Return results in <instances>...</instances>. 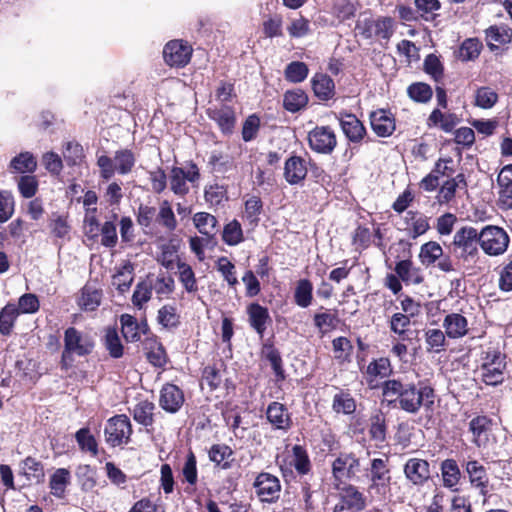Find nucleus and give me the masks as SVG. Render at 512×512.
Wrapping results in <instances>:
<instances>
[{
  "label": "nucleus",
  "mask_w": 512,
  "mask_h": 512,
  "mask_svg": "<svg viewBox=\"0 0 512 512\" xmlns=\"http://www.w3.org/2000/svg\"><path fill=\"white\" fill-rule=\"evenodd\" d=\"M382 394L389 406L412 415L418 414L422 408L431 410L435 400V391L426 382L415 384L401 378L384 381Z\"/></svg>",
  "instance_id": "obj_1"
},
{
  "label": "nucleus",
  "mask_w": 512,
  "mask_h": 512,
  "mask_svg": "<svg viewBox=\"0 0 512 512\" xmlns=\"http://www.w3.org/2000/svg\"><path fill=\"white\" fill-rule=\"evenodd\" d=\"M506 356L496 349L489 348L483 353L480 366L482 380L485 384L497 386L504 381Z\"/></svg>",
  "instance_id": "obj_2"
},
{
  "label": "nucleus",
  "mask_w": 512,
  "mask_h": 512,
  "mask_svg": "<svg viewBox=\"0 0 512 512\" xmlns=\"http://www.w3.org/2000/svg\"><path fill=\"white\" fill-rule=\"evenodd\" d=\"M480 232L474 227L464 226L454 234L450 249L459 259L467 261L478 253Z\"/></svg>",
  "instance_id": "obj_3"
},
{
  "label": "nucleus",
  "mask_w": 512,
  "mask_h": 512,
  "mask_svg": "<svg viewBox=\"0 0 512 512\" xmlns=\"http://www.w3.org/2000/svg\"><path fill=\"white\" fill-rule=\"evenodd\" d=\"M200 179V171L193 162H188L184 167L174 166L169 173V185L171 191L177 196H185L190 188L187 182L195 184Z\"/></svg>",
  "instance_id": "obj_4"
},
{
  "label": "nucleus",
  "mask_w": 512,
  "mask_h": 512,
  "mask_svg": "<svg viewBox=\"0 0 512 512\" xmlns=\"http://www.w3.org/2000/svg\"><path fill=\"white\" fill-rule=\"evenodd\" d=\"M93 348L94 340L89 334L83 333L74 327H69L65 330L63 359L72 355L86 356L93 351Z\"/></svg>",
  "instance_id": "obj_5"
},
{
  "label": "nucleus",
  "mask_w": 512,
  "mask_h": 512,
  "mask_svg": "<svg viewBox=\"0 0 512 512\" xmlns=\"http://www.w3.org/2000/svg\"><path fill=\"white\" fill-rule=\"evenodd\" d=\"M509 244L506 231L498 226L488 225L480 231V246L490 256L503 254Z\"/></svg>",
  "instance_id": "obj_6"
},
{
  "label": "nucleus",
  "mask_w": 512,
  "mask_h": 512,
  "mask_svg": "<svg viewBox=\"0 0 512 512\" xmlns=\"http://www.w3.org/2000/svg\"><path fill=\"white\" fill-rule=\"evenodd\" d=\"M105 440L112 447L127 444L132 434V425L129 418L124 415L111 417L104 429Z\"/></svg>",
  "instance_id": "obj_7"
},
{
  "label": "nucleus",
  "mask_w": 512,
  "mask_h": 512,
  "mask_svg": "<svg viewBox=\"0 0 512 512\" xmlns=\"http://www.w3.org/2000/svg\"><path fill=\"white\" fill-rule=\"evenodd\" d=\"M307 140L310 149L319 154H331L337 146L336 134L329 126H316L309 131Z\"/></svg>",
  "instance_id": "obj_8"
},
{
  "label": "nucleus",
  "mask_w": 512,
  "mask_h": 512,
  "mask_svg": "<svg viewBox=\"0 0 512 512\" xmlns=\"http://www.w3.org/2000/svg\"><path fill=\"white\" fill-rule=\"evenodd\" d=\"M253 487L259 500L263 503H275L280 498L281 484L279 479L267 472L256 477Z\"/></svg>",
  "instance_id": "obj_9"
},
{
  "label": "nucleus",
  "mask_w": 512,
  "mask_h": 512,
  "mask_svg": "<svg viewBox=\"0 0 512 512\" xmlns=\"http://www.w3.org/2000/svg\"><path fill=\"white\" fill-rule=\"evenodd\" d=\"M405 478L415 486L424 485L431 477L430 464L420 458H410L403 468Z\"/></svg>",
  "instance_id": "obj_10"
},
{
  "label": "nucleus",
  "mask_w": 512,
  "mask_h": 512,
  "mask_svg": "<svg viewBox=\"0 0 512 512\" xmlns=\"http://www.w3.org/2000/svg\"><path fill=\"white\" fill-rule=\"evenodd\" d=\"M191 54L192 48L179 40L170 41L163 50L165 62L170 66L176 67L185 66L189 62Z\"/></svg>",
  "instance_id": "obj_11"
},
{
  "label": "nucleus",
  "mask_w": 512,
  "mask_h": 512,
  "mask_svg": "<svg viewBox=\"0 0 512 512\" xmlns=\"http://www.w3.org/2000/svg\"><path fill=\"white\" fill-rule=\"evenodd\" d=\"M492 420L484 415L474 417L469 422L472 443L478 448H486L490 443Z\"/></svg>",
  "instance_id": "obj_12"
},
{
  "label": "nucleus",
  "mask_w": 512,
  "mask_h": 512,
  "mask_svg": "<svg viewBox=\"0 0 512 512\" xmlns=\"http://www.w3.org/2000/svg\"><path fill=\"white\" fill-rule=\"evenodd\" d=\"M343 134L352 143H360L365 135L366 129L363 123L351 113H339L337 116Z\"/></svg>",
  "instance_id": "obj_13"
},
{
  "label": "nucleus",
  "mask_w": 512,
  "mask_h": 512,
  "mask_svg": "<svg viewBox=\"0 0 512 512\" xmlns=\"http://www.w3.org/2000/svg\"><path fill=\"white\" fill-rule=\"evenodd\" d=\"M359 459L352 453H341L332 464L334 477L342 481L356 475L359 471Z\"/></svg>",
  "instance_id": "obj_14"
},
{
  "label": "nucleus",
  "mask_w": 512,
  "mask_h": 512,
  "mask_svg": "<svg viewBox=\"0 0 512 512\" xmlns=\"http://www.w3.org/2000/svg\"><path fill=\"white\" fill-rule=\"evenodd\" d=\"M207 115L217 123L222 133H232L236 123L235 111L232 107L226 104L215 105L207 109Z\"/></svg>",
  "instance_id": "obj_15"
},
{
  "label": "nucleus",
  "mask_w": 512,
  "mask_h": 512,
  "mask_svg": "<svg viewBox=\"0 0 512 512\" xmlns=\"http://www.w3.org/2000/svg\"><path fill=\"white\" fill-rule=\"evenodd\" d=\"M465 470L472 487L478 489L479 493L484 497L483 503L485 504L489 493V477L486 468L477 460H470L466 463Z\"/></svg>",
  "instance_id": "obj_16"
},
{
  "label": "nucleus",
  "mask_w": 512,
  "mask_h": 512,
  "mask_svg": "<svg viewBox=\"0 0 512 512\" xmlns=\"http://www.w3.org/2000/svg\"><path fill=\"white\" fill-rule=\"evenodd\" d=\"M184 403L182 390L174 384H165L160 392L159 404L163 410L176 413Z\"/></svg>",
  "instance_id": "obj_17"
},
{
  "label": "nucleus",
  "mask_w": 512,
  "mask_h": 512,
  "mask_svg": "<svg viewBox=\"0 0 512 512\" xmlns=\"http://www.w3.org/2000/svg\"><path fill=\"white\" fill-rule=\"evenodd\" d=\"M266 418L277 430L288 431L292 426V419L288 409L284 404L276 401L268 405Z\"/></svg>",
  "instance_id": "obj_18"
},
{
  "label": "nucleus",
  "mask_w": 512,
  "mask_h": 512,
  "mask_svg": "<svg viewBox=\"0 0 512 512\" xmlns=\"http://www.w3.org/2000/svg\"><path fill=\"white\" fill-rule=\"evenodd\" d=\"M248 322L256 333L262 338L271 323V317L266 307L258 303H251L247 307Z\"/></svg>",
  "instance_id": "obj_19"
},
{
  "label": "nucleus",
  "mask_w": 512,
  "mask_h": 512,
  "mask_svg": "<svg viewBox=\"0 0 512 512\" xmlns=\"http://www.w3.org/2000/svg\"><path fill=\"white\" fill-rule=\"evenodd\" d=\"M448 178L440 186L436 196L437 202L440 205L450 203L455 198L457 189H466L467 187L465 176L462 173Z\"/></svg>",
  "instance_id": "obj_20"
},
{
  "label": "nucleus",
  "mask_w": 512,
  "mask_h": 512,
  "mask_svg": "<svg viewBox=\"0 0 512 512\" xmlns=\"http://www.w3.org/2000/svg\"><path fill=\"white\" fill-rule=\"evenodd\" d=\"M370 124L372 130L379 137H388L395 130V121L392 114L382 109L370 114Z\"/></svg>",
  "instance_id": "obj_21"
},
{
  "label": "nucleus",
  "mask_w": 512,
  "mask_h": 512,
  "mask_svg": "<svg viewBox=\"0 0 512 512\" xmlns=\"http://www.w3.org/2000/svg\"><path fill=\"white\" fill-rule=\"evenodd\" d=\"M307 175L305 160L300 156L289 157L284 166V178L290 185L301 183Z\"/></svg>",
  "instance_id": "obj_22"
},
{
  "label": "nucleus",
  "mask_w": 512,
  "mask_h": 512,
  "mask_svg": "<svg viewBox=\"0 0 512 512\" xmlns=\"http://www.w3.org/2000/svg\"><path fill=\"white\" fill-rule=\"evenodd\" d=\"M445 334L450 339H459L464 337L468 331V321L460 313H450L445 316L443 323Z\"/></svg>",
  "instance_id": "obj_23"
},
{
  "label": "nucleus",
  "mask_w": 512,
  "mask_h": 512,
  "mask_svg": "<svg viewBox=\"0 0 512 512\" xmlns=\"http://www.w3.org/2000/svg\"><path fill=\"white\" fill-rule=\"evenodd\" d=\"M338 503L350 512H360L366 507V498L355 486L349 485L342 489Z\"/></svg>",
  "instance_id": "obj_24"
},
{
  "label": "nucleus",
  "mask_w": 512,
  "mask_h": 512,
  "mask_svg": "<svg viewBox=\"0 0 512 512\" xmlns=\"http://www.w3.org/2000/svg\"><path fill=\"white\" fill-rule=\"evenodd\" d=\"M397 276L406 284H421L424 280L421 270L415 267L410 259L401 260L394 268Z\"/></svg>",
  "instance_id": "obj_25"
},
{
  "label": "nucleus",
  "mask_w": 512,
  "mask_h": 512,
  "mask_svg": "<svg viewBox=\"0 0 512 512\" xmlns=\"http://www.w3.org/2000/svg\"><path fill=\"white\" fill-rule=\"evenodd\" d=\"M487 45L490 50L494 51L497 49L498 44H507L512 41V28L508 25H493L485 30Z\"/></svg>",
  "instance_id": "obj_26"
},
{
  "label": "nucleus",
  "mask_w": 512,
  "mask_h": 512,
  "mask_svg": "<svg viewBox=\"0 0 512 512\" xmlns=\"http://www.w3.org/2000/svg\"><path fill=\"white\" fill-rule=\"evenodd\" d=\"M193 223L197 230L199 231V233L207 237V241L212 240L218 231L217 218L214 215L207 212H198L194 214Z\"/></svg>",
  "instance_id": "obj_27"
},
{
  "label": "nucleus",
  "mask_w": 512,
  "mask_h": 512,
  "mask_svg": "<svg viewBox=\"0 0 512 512\" xmlns=\"http://www.w3.org/2000/svg\"><path fill=\"white\" fill-rule=\"evenodd\" d=\"M70 481L71 475L68 469H56L49 480V488L51 490V494L59 499L64 498L66 488L70 484Z\"/></svg>",
  "instance_id": "obj_28"
},
{
  "label": "nucleus",
  "mask_w": 512,
  "mask_h": 512,
  "mask_svg": "<svg viewBox=\"0 0 512 512\" xmlns=\"http://www.w3.org/2000/svg\"><path fill=\"white\" fill-rule=\"evenodd\" d=\"M369 436L372 441L382 444L386 441L387 423L386 417L381 411L371 415L369 419Z\"/></svg>",
  "instance_id": "obj_29"
},
{
  "label": "nucleus",
  "mask_w": 512,
  "mask_h": 512,
  "mask_svg": "<svg viewBox=\"0 0 512 512\" xmlns=\"http://www.w3.org/2000/svg\"><path fill=\"white\" fill-rule=\"evenodd\" d=\"M311 82L313 91L319 99L328 100L334 96V81L328 75L318 73Z\"/></svg>",
  "instance_id": "obj_30"
},
{
  "label": "nucleus",
  "mask_w": 512,
  "mask_h": 512,
  "mask_svg": "<svg viewBox=\"0 0 512 512\" xmlns=\"http://www.w3.org/2000/svg\"><path fill=\"white\" fill-rule=\"evenodd\" d=\"M9 168L15 173H33L37 168V161L32 153L22 152L11 159Z\"/></svg>",
  "instance_id": "obj_31"
},
{
  "label": "nucleus",
  "mask_w": 512,
  "mask_h": 512,
  "mask_svg": "<svg viewBox=\"0 0 512 512\" xmlns=\"http://www.w3.org/2000/svg\"><path fill=\"white\" fill-rule=\"evenodd\" d=\"M21 473L28 480L42 482L45 477L44 467L42 463L33 457H27L20 463Z\"/></svg>",
  "instance_id": "obj_32"
},
{
  "label": "nucleus",
  "mask_w": 512,
  "mask_h": 512,
  "mask_svg": "<svg viewBox=\"0 0 512 512\" xmlns=\"http://www.w3.org/2000/svg\"><path fill=\"white\" fill-rule=\"evenodd\" d=\"M134 268L130 263H126L112 277V285L120 292H127L134 280Z\"/></svg>",
  "instance_id": "obj_33"
},
{
  "label": "nucleus",
  "mask_w": 512,
  "mask_h": 512,
  "mask_svg": "<svg viewBox=\"0 0 512 512\" xmlns=\"http://www.w3.org/2000/svg\"><path fill=\"white\" fill-rule=\"evenodd\" d=\"M308 97L301 89L287 91L284 94L283 106L292 113L298 112L307 105Z\"/></svg>",
  "instance_id": "obj_34"
},
{
  "label": "nucleus",
  "mask_w": 512,
  "mask_h": 512,
  "mask_svg": "<svg viewBox=\"0 0 512 512\" xmlns=\"http://www.w3.org/2000/svg\"><path fill=\"white\" fill-rule=\"evenodd\" d=\"M101 298V290L90 284H87L82 289L79 304L86 311H94L100 305Z\"/></svg>",
  "instance_id": "obj_35"
},
{
  "label": "nucleus",
  "mask_w": 512,
  "mask_h": 512,
  "mask_svg": "<svg viewBox=\"0 0 512 512\" xmlns=\"http://www.w3.org/2000/svg\"><path fill=\"white\" fill-rule=\"evenodd\" d=\"M371 480L375 486H386L390 481L387 459L376 458L371 461Z\"/></svg>",
  "instance_id": "obj_36"
},
{
  "label": "nucleus",
  "mask_w": 512,
  "mask_h": 512,
  "mask_svg": "<svg viewBox=\"0 0 512 512\" xmlns=\"http://www.w3.org/2000/svg\"><path fill=\"white\" fill-rule=\"evenodd\" d=\"M155 405L148 400L138 402L133 408V418L136 422L143 426H151L153 424V411Z\"/></svg>",
  "instance_id": "obj_37"
},
{
  "label": "nucleus",
  "mask_w": 512,
  "mask_h": 512,
  "mask_svg": "<svg viewBox=\"0 0 512 512\" xmlns=\"http://www.w3.org/2000/svg\"><path fill=\"white\" fill-rule=\"evenodd\" d=\"M443 256V249L438 242L429 241L420 248L419 259L425 266L434 264Z\"/></svg>",
  "instance_id": "obj_38"
},
{
  "label": "nucleus",
  "mask_w": 512,
  "mask_h": 512,
  "mask_svg": "<svg viewBox=\"0 0 512 512\" xmlns=\"http://www.w3.org/2000/svg\"><path fill=\"white\" fill-rule=\"evenodd\" d=\"M441 473L445 487L452 488L460 480V469L454 459H446L441 464Z\"/></svg>",
  "instance_id": "obj_39"
},
{
  "label": "nucleus",
  "mask_w": 512,
  "mask_h": 512,
  "mask_svg": "<svg viewBox=\"0 0 512 512\" xmlns=\"http://www.w3.org/2000/svg\"><path fill=\"white\" fill-rule=\"evenodd\" d=\"M114 162L116 172L121 175H126L132 171L136 158L131 150L122 149L115 152Z\"/></svg>",
  "instance_id": "obj_40"
},
{
  "label": "nucleus",
  "mask_w": 512,
  "mask_h": 512,
  "mask_svg": "<svg viewBox=\"0 0 512 512\" xmlns=\"http://www.w3.org/2000/svg\"><path fill=\"white\" fill-rule=\"evenodd\" d=\"M222 240L229 246H236L244 240L242 226L236 219L228 222L224 226Z\"/></svg>",
  "instance_id": "obj_41"
},
{
  "label": "nucleus",
  "mask_w": 512,
  "mask_h": 512,
  "mask_svg": "<svg viewBox=\"0 0 512 512\" xmlns=\"http://www.w3.org/2000/svg\"><path fill=\"white\" fill-rule=\"evenodd\" d=\"M292 465L300 475H306L311 470L308 453L301 445H294L292 447Z\"/></svg>",
  "instance_id": "obj_42"
},
{
  "label": "nucleus",
  "mask_w": 512,
  "mask_h": 512,
  "mask_svg": "<svg viewBox=\"0 0 512 512\" xmlns=\"http://www.w3.org/2000/svg\"><path fill=\"white\" fill-rule=\"evenodd\" d=\"M332 409L338 414L350 415L356 410V402L349 393L340 391L333 397Z\"/></svg>",
  "instance_id": "obj_43"
},
{
  "label": "nucleus",
  "mask_w": 512,
  "mask_h": 512,
  "mask_svg": "<svg viewBox=\"0 0 512 512\" xmlns=\"http://www.w3.org/2000/svg\"><path fill=\"white\" fill-rule=\"evenodd\" d=\"M312 292L313 285L308 279L299 280L294 292L295 303L302 308L308 307L312 303Z\"/></svg>",
  "instance_id": "obj_44"
},
{
  "label": "nucleus",
  "mask_w": 512,
  "mask_h": 512,
  "mask_svg": "<svg viewBox=\"0 0 512 512\" xmlns=\"http://www.w3.org/2000/svg\"><path fill=\"white\" fill-rule=\"evenodd\" d=\"M482 47V43L477 38H468L461 44L458 58L462 61H473L480 55Z\"/></svg>",
  "instance_id": "obj_45"
},
{
  "label": "nucleus",
  "mask_w": 512,
  "mask_h": 512,
  "mask_svg": "<svg viewBox=\"0 0 512 512\" xmlns=\"http://www.w3.org/2000/svg\"><path fill=\"white\" fill-rule=\"evenodd\" d=\"M120 322L122 334L127 341L136 342L140 340V326L133 316L123 314L120 317Z\"/></svg>",
  "instance_id": "obj_46"
},
{
  "label": "nucleus",
  "mask_w": 512,
  "mask_h": 512,
  "mask_svg": "<svg viewBox=\"0 0 512 512\" xmlns=\"http://www.w3.org/2000/svg\"><path fill=\"white\" fill-rule=\"evenodd\" d=\"M263 211V203L258 196H251L245 201V209L243 217L250 224H258L260 215Z\"/></svg>",
  "instance_id": "obj_47"
},
{
  "label": "nucleus",
  "mask_w": 512,
  "mask_h": 512,
  "mask_svg": "<svg viewBox=\"0 0 512 512\" xmlns=\"http://www.w3.org/2000/svg\"><path fill=\"white\" fill-rule=\"evenodd\" d=\"M231 448L224 444H215L209 450V459L223 469L230 468V463L226 461L232 456Z\"/></svg>",
  "instance_id": "obj_48"
},
{
  "label": "nucleus",
  "mask_w": 512,
  "mask_h": 512,
  "mask_svg": "<svg viewBox=\"0 0 512 512\" xmlns=\"http://www.w3.org/2000/svg\"><path fill=\"white\" fill-rule=\"evenodd\" d=\"M18 316V309L13 304L6 305L0 311V333L9 335L14 326V322Z\"/></svg>",
  "instance_id": "obj_49"
},
{
  "label": "nucleus",
  "mask_w": 512,
  "mask_h": 512,
  "mask_svg": "<svg viewBox=\"0 0 512 512\" xmlns=\"http://www.w3.org/2000/svg\"><path fill=\"white\" fill-rule=\"evenodd\" d=\"M407 93L413 101L418 103L429 102L433 95L432 88L423 82H417L409 85Z\"/></svg>",
  "instance_id": "obj_50"
},
{
  "label": "nucleus",
  "mask_w": 512,
  "mask_h": 512,
  "mask_svg": "<svg viewBox=\"0 0 512 512\" xmlns=\"http://www.w3.org/2000/svg\"><path fill=\"white\" fill-rule=\"evenodd\" d=\"M264 354L266 359L270 362L271 367L275 373L276 381L280 382L285 379V372L282 367V358L279 351L273 346H265Z\"/></svg>",
  "instance_id": "obj_51"
},
{
  "label": "nucleus",
  "mask_w": 512,
  "mask_h": 512,
  "mask_svg": "<svg viewBox=\"0 0 512 512\" xmlns=\"http://www.w3.org/2000/svg\"><path fill=\"white\" fill-rule=\"evenodd\" d=\"M406 219L412 221L410 236L413 239L423 235L430 228L428 218L423 215H418L417 212L408 211L406 214Z\"/></svg>",
  "instance_id": "obj_52"
},
{
  "label": "nucleus",
  "mask_w": 512,
  "mask_h": 512,
  "mask_svg": "<svg viewBox=\"0 0 512 512\" xmlns=\"http://www.w3.org/2000/svg\"><path fill=\"white\" fill-rule=\"evenodd\" d=\"M308 67L305 63L294 61L287 65L285 69V78L293 83H299L308 76Z\"/></svg>",
  "instance_id": "obj_53"
},
{
  "label": "nucleus",
  "mask_w": 512,
  "mask_h": 512,
  "mask_svg": "<svg viewBox=\"0 0 512 512\" xmlns=\"http://www.w3.org/2000/svg\"><path fill=\"white\" fill-rule=\"evenodd\" d=\"M152 290L158 295H168L174 289V279L168 274H159L155 279L148 278Z\"/></svg>",
  "instance_id": "obj_54"
},
{
  "label": "nucleus",
  "mask_w": 512,
  "mask_h": 512,
  "mask_svg": "<svg viewBox=\"0 0 512 512\" xmlns=\"http://www.w3.org/2000/svg\"><path fill=\"white\" fill-rule=\"evenodd\" d=\"M157 320L165 328H175L180 323L176 308L171 305H164L159 309Z\"/></svg>",
  "instance_id": "obj_55"
},
{
  "label": "nucleus",
  "mask_w": 512,
  "mask_h": 512,
  "mask_svg": "<svg viewBox=\"0 0 512 512\" xmlns=\"http://www.w3.org/2000/svg\"><path fill=\"white\" fill-rule=\"evenodd\" d=\"M158 222L169 231H173L177 227V220L171 208L169 201L164 200L160 204L159 213L157 216Z\"/></svg>",
  "instance_id": "obj_56"
},
{
  "label": "nucleus",
  "mask_w": 512,
  "mask_h": 512,
  "mask_svg": "<svg viewBox=\"0 0 512 512\" xmlns=\"http://www.w3.org/2000/svg\"><path fill=\"white\" fill-rule=\"evenodd\" d=\"M17 186L24 198H32L38 191V180L33 175H24L19 177Z\"/></svg>",
  "instance_id": "obj_57"
},
{
  "label": "nucleus",
  "mask_w": 512,
  "mask_h": 512,
  "mask_svg": "<svg viewBox=\"0 0 512 512\" xmlns=\"http://www.w3.org/2000/svg\"><path fill=\"white\" fill-rule=\"evenodd\" d=\"M105 347L113 358H120L123 355V345L115 329L106 331Z\"/></svg>",
  "instance_id": "obj_58"
},
{
  "label": "nucleus",
  "mask_w": 512,
  "mask_h": 512,
  "mask_svg": "<svg viewBox=\"0 0 512 512\" xmlns=\"http://www.w3.org/2000/svg\"><path fill=\"white\" fill-rule=\"evenodd\" d=\"M217 270L230 286L238 284L235 266L227 257L223 256L218 259Z\"/></svg>",
  "instance_id": "obj_59"
},
{
  "label": "nucleus",
  "mask_w": 512,
  "mask_h": 512,
  "mask_svg": "<svg viewBox=\"0 0 512 512\" xmlns=\"http://www.w3.org/2000/svg\"><path fill=\"white\" fill-rule=\"evenodd\" d=\"M498 100L497 93L488 87H482L477 90L475 103L483 109H489L495 105Z\"/></svg>",
  "instance_id": "obj_60"
},
{
  "label": "nucleus",
  "mask_w": 512,
  "mask_h": 512,
  "mask_svg": "<svg viewBox=\"0 0 512 512\" xmlns=\"http://www.w3.org/2000/svg\"><path fill=\"white\" fill-rule=\"evenodd\" d=\"M152 295V288L148 280L139 282L134 290L132 302L135 306L141 308L142 305L148 302Z\"/></svg>",
  "instance_id": "obj_61"
},
{
  "label": "nucleus",
  "mask_w": 512,
  "mask_h": 512,
  "mask_svg": "<svg viewBox=\"0 0 512 512\" xmlns=\"http://www.w3.org/2000/svg\"><path fill=\"white\" fill-rule=\"evenodd\" d=\"M179 278L181 283L184 285L188 292H194L197 290L195 274L186 263H178Z\"/></svg>",
  "instance_id": "obj_62"
},
{
  "label": "nucleus",
  "mask_w": 512,
  "mask_h": 512,
  "mask_svg": "<svg viewBox=\"0 0 512 512\" xmlns=\"http://www.w3.org/2000/svg\"><path fill=\"white\" fill-rule=\"evenodd\" d=\"M75 437L82 450L89 451L93 455L97 454V442L87 428L78 430Z\"/></svg>",
  "instance_id": "obj_63"
},
{
  "label": "nucleus",
  "mask_w": 512,
  "mask_h": 512,
  "mask_svg": "<svg viewBox=\"0 0 512 512\" xmlns=\"http://www.w3.org/2000/svg\"><path fill=\"white\" fill-rule=\"evenodd\" d=\"M197 461L193 452H189L182 468V474L184 479L190 484L195 485L197 483Z\"/></svg>",
  "instance_id": "obj_64"
}]
</instances>
